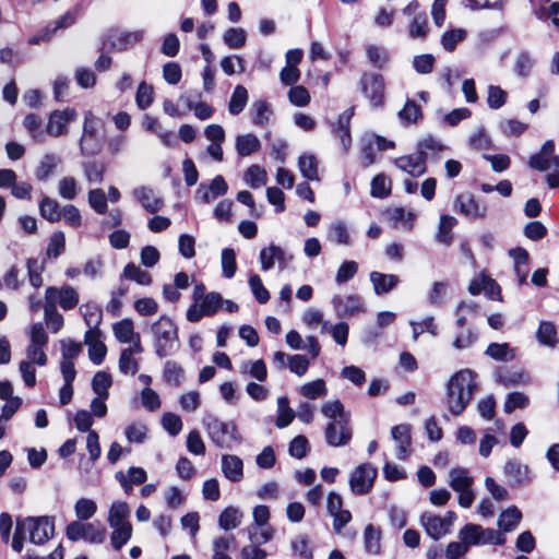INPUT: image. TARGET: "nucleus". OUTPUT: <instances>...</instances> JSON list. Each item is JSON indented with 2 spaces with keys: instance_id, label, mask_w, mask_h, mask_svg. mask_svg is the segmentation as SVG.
Masks as SVG:
<instances>
[{
  "instance_id": "obj_15",
  "label": "nucleus",
  "mask_w": 559,
  "mask_h": 559,
  "mask_svg": "<svg viewBox=\"0 0 559 559\" xmlns=\"http://www.w3.org/2000/svg\"><path fill=\"white\" fill-rule=\"evenodd\" d=\"M76 119V111L73 108L53 110L48 118L46 131L49 135L58 138L68 132V123Z\"/></svg>"
},
{
  "instance_id": "obj_59",
  "label": "nucleus",
  "mask_w": 559,
  "mask_h": 559,
  "mask_svg": "<svg viewBox=\"0 0 559 559\" xmlns=\"http://www.w3.org/2000/svg\"><path fill=\"white\" fill-rule=\"evenodd\" d=\"M366 52L368 60L376 68L382 69L389 62V53L383 47L369 45Z\"/></svg>"
},
{
  "instance_id": "obj_20",
  "label": "nucleus",
  "mask_w": 559,
  "mask_h": 559,
  "mask_svg": "<svg viewBox=\"0 0 559 559\" xmlns=\"http://www.w3.org/2000/svg\"><path fill=\"white\" fill-rule=\"evenodd\" d=\"M132 194L142 205V207L148 213H157L164 206V200L157 197L151 187H138L133 190Z\"/></svg>"
},
{
  "instance_id": "obj_11",
  "label": "nucleus",
  "mask_w": 559,
  "mask_h": 559,
  "mask_svg": "<svg viewBox=\"0 0 559 559\" xmlns=\"http://www.w3.org/2000/svg\"><path fill=\"white\" fill-rule=\"evenodd\" d=\"M224 299L219 293L211 292L199 305L192 304L187 310L189 322H199L203 317H211L223 306Z\"/></svg>"
},
{
  "instance_id": "obj_7",
  "label": "nucleus",
  "mask_w": 559,
  "mask_h": 559,
  "mask_svg": "<svg viewBox=\"0 0 559 559\" xmlns=\"http://www.w3.org/2000/svg\"><path fill=\"white\" fill-rule=\"evenodd\" d=\"M80 150L82 155L85 156H94L102 150V143L98 138V119L91 111L86 112L84 117Z\"/></svg>"
},
{
  "instance_id": "obj_25",
  "label": "nucleus",
  "mask_w": 559,
  "mask_h": 559,
  "mask_svg": "<svg viewBox=\"0 0 559 559\" xmlns=\"http://www.w3.org/2000/svg\"><path fill=\"white\" fill-rule=\"evenodd\" d=\"M420 524L425 528L426 533L435 540L449 533L447 524L443 523L441 516L431 512H426L420 516Z\"/></svg>"
},
{
  "instance_id": "obj_3",
  "label": "nucleus",
  "mask_w": 559,
  "mask_h": 559,
  "mask_svg": "<svg viewBox=\"0 0 559 559\" xmlns=\"http://www.w3.org/2000/svg\"><path fill=\"white\" fill-rule=\"evenodd\" d=\"M154 336L155 353L164 358L171 355L179 347L178 328L171 319L162 316L151 326Z\"/></svg>"
},
{
  "instance_id": "obj_45",
  "label": "nucleus",
  "mask_w": 559,
  "mask_h": 559,
  "mask_svg": "<svg viewBox=\"0 0 559 559\" xmlns=\"http://www.w3.org/2000/svg\"><path fill=\"white\" fill-rule=\"evenodd\" d=\"M112 528L110 535V544L115 550H120L132 536V525L124 524L119 526H110Z\"/></svg>"
},
{
  "instance_id": "obj_56",
  "label": "nucleus",
  "mask_w": 559,
  "mask_h": 559,
  "mask_svg": "<svg viewBox=\"0 0 559 559\" xmlns=\"http://www.w3.org/2000/svg\"><path fill=\"white\" fill-rule=\"evenodd\" d=\"M74 511L80 522L86 521L94 516V514L97 511V504L95 501L91 499L81 498L76 501L74 506Z\"/></svg>"
},
{
  "instance_id": "obj_64",
  "label": "nucleus",
  "mask_w": 559,
  "mask_h": 559,
  "mask_svg": "<svg viewBox=\"0 0 559 559\" xmlns=\"http://www.w3.org/2000/svg\"><path fill=\"white\" fill-rule=\"evenodd\" d=\"M245 180L251 188H259L266 183V173L260 166L252 165L247 169Z\"/></svg>"
},
{
  "instance_id": "obj_41",
  "label": "nucleus",
  "mask_w": 559,
  "mask_h": 559,
  "mask_svg": "<svg viewBox=\"0 0 559 559\" xmlns=\"http://www.w3.org/2000/svg\"><path fill=\"white\" fill-rule=\"evenodd\" d=\"M248 91L242 85H237L234 88L233 95L228 103V111L233 116L239 115L246 107L248 103Z\"/></svg>"
},
{
  "instance_id": "obj_19",
  "label": "nucleus",
  "mask_w": 559,
  "mask_h": 559,
  "mask_svg": "<svg viewBox=\"0 0 559 559\" xmlns=\"http://www.w3.org/2000/svg\"><path fill=\"white\" fill-rule=\"evenodd\" d=\"M394 165L402 171L412 177H419L427 170L424 157L417 152L409 155H404L394 159Z\"/></svg>"
},
{
  "instance_id": "obj_57",
  "label": "nucleus",
  "mask_w": 559,
  "mask_h": 559,
  "mask_svg": "<svg viewBox=\"0 0 559 559\" xmlns=\"http://www.w3.org/2000/svg\"><path fill=\"white\" fill-rule=\"evenodd\" d=\"M466 37V32L463 28H455L445 32L441 37L442 47L452 52L455 50L459 43L463 41Z\"/></svg>"
},
{
  "instance_id": "obj_51",
  "label": "nucleus",
  "mask_w": 559,
  "mask_h": 559,
  "mask_svg": "<svg viewBox=\"0 0 559 559\" xmlns=\"http://www.w3.org/2000/svg\"><path fill=\"white\" fill-rule=\"evenodd\" d=\"M112 384L111 376L105 371H98L92 380V389L97 396L108 397L109 388Z\"/></svg>"
},
{
  "instance_id": "obj_6",
  "label": "nucleus",
  "mask_w": 559,
  "mask_h": 559,
  "mask_svg": "<svg viewBox=\"0 0 559 559\" xmlns=\"http://www.w3.org/2000/svg\"><path fill=\"white\" fill-rule=\"evenodd\" d=\"M462 540L473 545H503L506 537L493 528H484L480 525L468 523L459 533Z\"/></svg>"
},
{
  "instance_id": "obj_42",
  "label": "nucleus",
  "mask_w": 559,
  "mask_h": 559,
  "mask_svg": "<svg viewBox=\"0 0 559 559\" xmlns=\"http://www.w3.org/2000/svg\"><path fill=\"white\" fill-rule=\"evenodd\" d=\"M272 110L265 100H255L251 106V120L252 123L259 127L267 124Z\"/></svg>"
},
{
  "instance_id": "obj_32",
  "label": "nucleus",
  "mask_w": 559,
  "mask_h": 559,
  "mask_svg": "<svg viewBox=\"0 0 559 559\" xmlns=\"http://www.w3.org/2000/svg\"><path fill=\"white\" fill-rule=\"evenodd\" d=\"M130 516V508L126 502L115 501L110 506L108 512V524L109 526H119L124 524H131L128 519Z\"/></svg>"
},
{
  "instance_id": "obj_29",
  "label": "nucleus",
  "mask_w": 559,
  "mask_h": 559,
  "mask_svg": "<svg viewBox=\"0 0 559 559\" xmlns=\"http://www.w3.org/2000/svg\"><path fill=\"white\" fill-rule=\"evenodd\" d=\"M485 355L496 361L508 362L516 358V349L508 343H490L485 350Z\"/></svg>"
},
{
  "instance_id": "obj_63",
  "label": "nucleus",
  "mask_w": 559,
  "mask_h": 559,
  "mask_svg": "<svg viewBox=\"0 0 559 559\" xmlns=\"http://www.w3.org/2000/svg\"><path fill=\"white\" fill-rule=\"evenodd\" d=\"M66 248V237L62 231H55L49 239V243L46 250L48 258H58L63 253Z\"/></svg>"
},
{
  "instance_id": "obj_43",
  "label": "nucleus",
  "mask_w": 559,
  "mask_h": 559,
  "mask_svg": "<svg viewBox=\"0 0 559 559\" xmlns=\"http://www.w3.org/2000/svg\"><path fill=\"white\" fill-rule=\"evenodd\" d=\"M457 221L455 217L450 215H441L438 233L436 235L437 240L443 245H451L453 236L452 228L456 225Z\"/></svg>"
},
{
  "instance_id": "obj_54",
  "label": "nucleus",
  "mask_w": 559,
  "mask_h": 559,
  "mask_svg": "<svg viewBox=\"0 0 559 559\" xmlns=\"http://www.w3.org/2000/svg\"><path fill=\"white\" fill-rule=\"evenodd\" d=\"M87 202L97 214H105L108 211L107 198L103 189L96 188L90 190Z\"/></svg>"
},
{
  "instance_id": "obj_21",
  "label": "nucleus",
  "mask_w": 559,
  "mask_h": 559,
  "mask_svg": "<svg viewBox=\"0 0 559 559\" xmlns=\"http://www.w3.org/2000/svg\"><path fill=\"white\" fill-rule=\"evenodd\" d=\"M354 116V107L346 109L343 111L337 119L336 123L332 124V132L337 136L341 141L344 152L346 153L352 145V136H350V120Z\"/></svg>"
},
{
  "instance_id": "obj_52",
  "label": "nucleus",
  "mask_w": 559,
  "mask_h": 559,
  "mask_svg": "<svg viewBox=\"0 0 559 559\" xmlns=\"http://www.w3.org/2000/svg\"><path fill=\"white\" fill-rule=\"evenodd\" d=\"M122 277L136 282L140 285L147 286L152 283V276L148 272L141 270L133 263H128L122 273Z\"/></svg>"
},
{
  "instance_id": "obj_27",
  "label": "nucleus",
  "mask_w": 559,
  "mask_h": 559,
  "mask_svg": "<svg viewBox=\"0 0 559 559\" xmlns=\"http://www.w3.org/2000/svg\"><path fill=\"white\" fill-rule=\"evenodd\" d=\"M536 340L540 345L556 348L559 346L557 326L551 321H542L536 331Z\"/></svg>"
},
{
  "instance_id": "obj_5",
  "label": "nucleus",
  "mask_w": 559,
  "mask_h": 559,
  "mask_svg": "<svg viewBox=\"0 0 559 559\" xmlns=\"http://www.w3.org/2000/svg\"><path fill=\"white\" fill-rule=\"evenodd\" d=\"M66 534L73 542L85 539L91 544H102L106 538L107 531L99 522L82 523L73 521L67 526Z\"/></svg>"
},
{
  "instance_id": "obj_33",
  "label": "nucleus",
  "mask_w": 559,
  "mask_h": 559,
  "mask_svg": "<svg viewBox=\"0 0 559 559\" xmlns=\"http://www.w3.org/2000/svg\"><path fill=\"white\" fill-rule=\"evenodd\" d=\"M261 148V142L257 135L252 133L238 135L236 138V151L239 156H249Z\"/></svg>"
},
{
  "instance_id": "obj_28",
  "label": "nucleus",
  "mask_w": 559,
  "mask_h": 559,
  "mask_svg": "<svg viewBox=\"0 0 559 559\" xmlns=\"http://www.w3.org/2000/svg\"><path fill=\"white\" fill-rule=\"evenodd\" d=\"M61 162V157L53 153L45 154L35 169L36 178L39 181H46L55 173Z\"/></svg>"
},
{
  "instance_id": "obj_62",
  "label": "nucleus",
  "mask_w": 559,
  "mask_h": 559,
  "mask_svg": "<svg viewBox=\"0 0 559 559\" xmlns=\"http://www.w3.org/2000/svg\"><path fill=\"white\" fill-rule=\"evenodd\" d=\"M530 404V397L522 392H512L507 396L503 411L511 414L516 408H525Z\"/></svg>"
},
{
  "instance_id": "obj_16",
  "label": "nucleus",
  "mask_w": 559,
  "mask_h": 559,
  "mask_svg": "<svg viewBox=\"0 0 559 559\" xmlns=\"http://www.w3.org/2000/svg\"><path fill=\"white\" fill-rule=\"evenodd\" d=\"M454 207L463 215L473 219L486 217L488 211L487 206L480 204L471 193L459 194L455 198Z\"/></svg>"
},
{
  "instance_id": "obj_30",
  "label": "nucleus",
  "mask_w": 559,
  "mask_h": 559,
  "mask_svg": "<svg viewBox=\"0 0 559 559\" xmlns=\"http://www.w3.org/2000/svg\"><path fill=\"white\" fill-rule=\"evenodd\" d=\"M449 484L454 491H462L472 488L473 477L468 469L464 467H454L449 472Z\"/></svg>"
},
{
  "instance_id": "obj_34",
  "label": "nucleus",
  "mask_w": 559,
  "mask_h": 559,
  "mask_svg": "<svg viewBox=\"0 0 559 559\" xmlns=\"http://www.w3.org/2000/svg\"><path fill=\"white\" fill-rule=\"evenodd\" d=\"M497 380L504 386L526 385L531 382V376L524 369H516L499 373Z\"/></svg>"
},
{
  "instance_id": "obj_18",
  "label": "nucleus",
  "mask_w": 559,
  "mask_h": 559,
  "mask_svg": "<svg viewBox=\"0 0 559 559\" xmlns=\"http://www.w3.org/2000/svg\"><path fill=\"white\" fill-rule=\"evenodd\" d=\"M84 342L88 346V356L93 364L100 365L106 356L107 348L102 341V332L98 329H88L84 335Z\"/></svg>"
},
{
  "instance_id": "obj_36",
  "label": "nucleus",
  "mask_w": 559,
  "mask_h": 559,
  "mask_svg": "<svg viewBox=\"0 0 559 559\" xmlns=\"http://www.w3.org/2000/svg\"><path fill=\"white\" fill-rule=\"evenodd\" d=\"M386 216L395 226L400 224L406 230H412L414 227L415 214L406 212L403 207L389 209Z\"/></svg>"
},
{
  "instance_id": "obj_58",
  "label": "nucleus",
  "mask_w": 559,
  "mask_h": 559,
  "mask_svg": "<svg viewBox=\"0 0 559 559\" xmlns=\"http://www.w3.org/2000/svg\"><path fill=\"white\" fill-rule=\"evenodd\" d=\"M83 174L90 183H100L104 179L105 166L98 162L84 163Z\"/></svg>"
},
{
  "instance_id": "obj_38",
  "label": "nucleus",
  "mask_w": 559,
  "mask_h": 559,
  "mask_svg": "<svg viewBox=\"0 0 559 559\" xmlns=\"http://www.w3.org/2000/svg\"><path fill=\"white\" fill-rule=\"evenodd\" d=\"M236 544L234 535L218 536L213 540V558L212 559H231L228 555L230 548Z\"/></svg>"
},
{
  "instance_id": "obj_46",
  "label": "nucleus",
  "mask_w": 559,
  "mask_h": 559,
  "mask_svg": "<svg viewBox=\"0 0 559 559\" xmlns=\"http://www.w3.org/2000/svg\"><path fill=\"white\" fill-rule=\"evenodd\" d=\"M163 373L165 381L176 388L180 386L185 379V370L176 361H166Z\"/></svg>"
},
{
  "instance_id": "obj_44",
  "label": "nucleus",
  "mask_w": 559,
  "mask_h": 559,
  "mask_svg": "<svg viewBox=\"0 0 559 559\" xmlns=\"http://www.w3.org/2000/svg\"><path fill=\"white\" fill-rule=\"evenodd\" d=\"M290 546L294 551V555L298 556L300 559L313 558V548L311 546L309 537L306 534H299L295 538H293Z\"/></svg>"
},
{
  "instance_id": "obj_24",
  "label": "nucleus",
  "mask_w": 559,
  "mask_h": 559,
  "mask_svg": "<svg viewBox=\"0 0 559 559\" xmlns=\"http://www.w3.org/2000/svg\"><path fill=\"white\" fill-rule=\"evenodd\" d=\"M370 282L373 286L374 294L380 296L393 290L400 283V278L395 274H384L373 271L370 273Z\"/></svg>"
},
{
  "instance_id": "obj_37",
  "label": "nucleus",
  "mask_w": 559,
  "mask_h": 559,
  "mask_svg": "<svg viewBox=\"0 0 559 559\" xmlns=\"http://www.w3.org/2000/svg\"><path fill=\"white\" fill-rule=\"evenodd\" d=\"M522 520V512L515 507H509L499 516L498 525L503 532L513 531Z\"/></svg>"
},
{
  "instance_id": "obj_35",
  "label": "nucleus",
  "mask_w": 559,
  "mask_h": 559,
  "mask_svg": "<svg viewBox=\"0 0 559 559\" xmlns=\"http://www.w3.org/2000/svg\"><path fill=\"white\" fill-rule=\"evenodd\" d=\"M403 126L417 123L421 119L420 106L413 99H408L397 114Z\"/></svg>"
},
{
  "instance_id": "obj_23",
  "label": "nucleus",
  "mask_w": 559,
  "mask_h": 559,
  "mask_svg": "<svg viewBox=\"0 0 559 559\" xmlns=\"http://www.w3.org/2000/svg\"><path fill=\"white\" fill-rule=\"evenodd\" d=\"M222 472L224 476L230 481H240L243 476L242 460L237 455L224 454L222 456Z\"/></svg>"
},
{
  "instance_id": "obj_40",
  "label": "nucleus",
  "mask_w": 559,
  "mask_h": 559,
  "mask_svg": "<svg viewBox=\"0 0 559 559\" xmlns=\"http://www.w3.org/2000/svg\"><path fill=\"white\" fill-rule=\"evenodd\" d=\"M365 550L368 554L377 555L381 549V531L372 524L366 526L364 532Z\"/></svg>"
},
{
  "instance_id": "obj_10",
  "label": "nucleus",
  "mask_w": 559,
  "mask_h": 559,
  "mask_svg": "<svg viewBox=\"0 0 559 559\" xmlns=\"http://www.w3.org/2000/svg\"><path fill=\"white\" fill-rule=\"evenodd\" d=\"M362 94L369 99L373 108L384 104V79L379 73L365 72L359 81Z\"/></svg>"
},
{
  "instance_id": "obj_47",
  "label": "nucleus",
  "mask_w": 559,
  "mask_h": 559,
  "mask_svg": "<svg viewBox=\"0 0 559 559\" xmlns=\"http://www.w3.org/2000/svg\"><path fill=\"white\" fill-rule=\"evenodd\" d=\"M247 531L249 540L251 542V544L257 546L266 544L267 542L273 539L275 534V530L270 525H265L263 527L249 526Z\"/></svg>"
},
{
  "instance_id": "obj_55",
  "label": "nucleus",
  "mask_w": 559,
  "mask_h": 559,
  "mask_svg": "<svg viewBox=\"0 0 559 559\" xmlns=\"http://www.w3.org/2000/svg\"><path fill=\"white\" fill-rule=\"evenodd\" d=\"M247 34L242 28L230 27L224 35L223 40L230 49H239L245 46Z\"/></svg>"
},
{
  "instance_id": "obj_1",
  "label": "nucleus",
  "mask_w": 559,
  "mask_h": 559,
  "mask_svg": "<svg viewBox=\"0 0 559 559\" xmlns=\"http://www.w3.org/2000/svg\"><path fill=\"white\" fill-rule=\"evenodd\" d=\"M477 389L475 373L469 369L455 372L448 381L445 403L449 412L461 415L469 404Z\"/></svg>"
},
{
  "instance_id": "obj_8",
  "label": "nucleus",
  "mask_w": 559,
  "mask_h": 559,
  "mask_svg": "<svg viewBox=\"0 0 559 559\" xmlns=\"http://www.w3.org/2000/svg\"><path fill=\"white\" fill-rule=\"evenodd\" d=\"M20 522L35 545H43L53 536L55 524L49 516L26 518Z\"/></svg>"
},
{
  "instance_id": "obj_17",
  "label": "nucleus",
  "mask_w": 559,
  "mask_h": 559,
  "mask_svg": "<svg viewBox=\"0 0 559 559\" xmlns=\"http://www.w3.org/2000/svg\"><path fill=\"white\" fill-rule=\"evenodd\" d=\"M503 474L510 486H521L532 479V472L528 465L519 460H509L503 466Z\"/></svg>"
},
{
  "instance_id": "obj_53",
  "label": "nucleus",
  "mask_w": 559,
  "mask_h": 559,
  "mask_svg": "<svg viewBox=\"0 0 559 559\" xmlns=\"http://www.w3.org/2000/svg\"><path fill=\"white\" fill-rule=\"evenodd\" d=\"M300 394L309 400H316L323 397L328 393V389L323 379H317L312 382L304 384L300 390Z\"/></svg>"
},
{
  "instance_id": "obj_9",
  "label": "nucleus",
  "mask_w": 559,
  "mask_h": 559,
  "mask_svg": "<svg viewBox=\"0 0 559 559\" xmlns=\"http://www.w3.org/2000/svg\"><path fill=\"white\" fill-rule=\"evenodd\" d=\"M377 468L369 463L359 464L350 474L349 487L354 495L365 496L371 491L376 477Z\"/></svg>"
},
{
  "instance_id": "obj_50",
  "label": "nucleus",
  "mask_w": 559,
  "mask_h": 559,
  "mask_svg": "<svg viewBox=\"0 0 559 559\" xmlns=\"http://www.w3.org/2000/svg\"><path fill=\"white\" fill-rule=\"evenodd\" d=\"M112 331L115 337L120 343H131L134 340V325L132 320L123 319L120 322H117L112 326Z\"/></svg>"
},
{
  "instance_id": "obj_39",
  "label": "nucleus",
  "mask_w": 559,
  "mask_h": 559,
  "mask_svg": "<svg viewBox=\"0 0 559 559\" xmlns=\"http://www.w3.org/2000/svg\"><path fill=\"white\" fill-rule=\"evenodd\" d=\"M40 215L50 223L61 219V209L57 200L44 197L39 203Z\"/></svg>"
},
{
  "instance_id": "obj_60",
  "label": "nucleus",
  "mask_w": 559,
  "mask_h": 559,
  "mask_svg": "<svg viewBox=\"0 0 559 559\" xmlns=\"http://www.w3.org/2000/svg\"><path fill=\"white\" fill-rule=\"evenodd\" d=\"M45 321L51 332L57 333L63 326V317L57 311V308L51 304H45Z\"/></svg>"
},
{
  "instance_id": "obj_22",
  "label": "nucleus",
  "mask_w": 559,
  "mask_h": 559,
  "mask_svg": "<svg viewBox=\"0 0 559 559\" xmlns=\"http://www.w3.org/2000/svg\"><path fill=\"white\" fill-rule=\"evenodd\" d=\"M147 474L142 467H130L127 473L117 472L116 479L119 481L127 495L131 493L134 485H142L146 481Z\"/></svg>"
},
{
  "instance_id": "obj_61",
  "label": "nucleus",
  "mask_w": 559,
  "mask_h": 559,
  "mask_svg": "<svg viewBox=\"0 0 559 559\" xmlns=\"http://www.w3.org/2000/svg\"><path fill=\"white\" fill-rule=\"evenodd\" d=\"M221 262H222L223 275L226 278L234 277L236 270H237L235 250L231 248L223 249Z\"/></svg>"
},
{
  "instance_id": "obj_48",
  "label": "nucleus",
  "mask_w": 559,
  "mask_h": 559,
  "mask_svg": "<svg viewBox=\"0 0 559 559\" xmlns=\"http://www.w3.org/2000/svg\"><path fill=\"white\" fill-rule=\"evenodd\" d=\"M298 167L302 176L308 180H319L318 160L313 155H301L298 159Z\"/></svg>"
},
{
  "instance_id": "obj_2",
  "label": "nucleus",
  "mask_w": 559,
  "mask_h": 559,
  "mask_svg": "<svg viewBox=\"0 0 559 559\" xmlns=\"http://www.w3.org/2000/svg\"><path fill=\"white\" fill-rule=\"evenodd\" d=\"M321 413L330 418L326 425L324 436L326 443L331 447L346 445L352 439V428L349 426V414L345 412L341 401H329L321 406Z\"/></svg>"
},
{
  "instance_id": "obj_14",
  "label": "nucleus",
  "mask_w": 559,
  "mask_h": 559,
  "mask_svg": "<svg viewBox=\"0 0 559 559\" xmlns=\"http://www.w3.org/2000/svg\"><path fill=\"white\" fill-rule=\"evenodd\" d=\"M332 306L337 318L352 317L365 311L364 300L358 295H334Z\"/></svg>"
},
{
  "instance_id": "obj_12",
  "label": "nucleus",
  "mask_w": 559,
  "mask_h": 559,
  "mask_svg": "<svg viewBox=\"0 0 559 559\" xmlns=\"http://www.w3.org/2000/svg\"><path fill=\"white\" fill-rule=\"evenodd\" d=\"M142 37V31L119 32L110 29L103 40L102 49L109 47L112 50L122 51L141 41Z\"/></svg>"
},
{
  "instance_id": "obj_49",
  "label": "nucleus",
  "mask_w": 559,
  "mask_h": 559,
  "mask_svg": "<svg viewBox=\"0 0 559 559\" xmlns=\"http://www.w3.org/2000/svg\"><path fill=\"white\" fill-rule=\"evenodd\" d=\"M328 238L337 245L348 246L350 243L347 226L341 221L334 222L330 225Z\"/></svg>"
},
{
  "instance_id": "obj_26",
  "label": "nucleus",
  "mask_w": 559,
  "mask_h": 559,
  "mask_svg": "<svg viewBox=\"0 0 559 559\" xmlns=\"http://www.w3.org/2000/svg\"><path fill=\"white\" fill-rule=\"evenodd\" d=\"M392 438L397 442L399 460H406L409 454L411 447V429L407 425L394 426L391 430Z\"/></svg>"
},
{
  "instance_id": "obj_13",
  "label": "nucleus",
  "mask_w": 559,
  "mask_h": 559,
  "mask_svg": "<svg viewBox=\"0 0 559 559\" xmlns=\"http://www.w3.org/2000/svg\"><path fill=\"white\" fill-rule=\"evenodd\" d=\"M45 301L55 307L59 304L63 310H70L79 304V294L73 287L68 285L61 288L49 286L45 293Z\"/></svg>"
},
{
  "instance_id": "obj_31",
  "label": "nucleus",
  "mask_w": 559,
  "mask_h": 559,
  "mask_svg": "<svg viewBox=\"0 0 559 559\" xmlns=\"http://www.w3.org/2000/svg\"><path fill=\"white\" fill-rule=\"evenodd\" d=\"M243 519V513L236 507L225 508L218 516V526L224 531L237 528Z\"/></svg>"
},
{
  "instance_id": "obj_4",
  "label": "nucleus",
  "mask_w": 559,
  "mask_h": 559,
  "mask_svg": "<svg viewBox=\"0 0 559 559\" xmlns=\"http://www.w3.org/2000/svg\"><path fill=\"white\" fill-rule=\"evenodd\" d=\"M202 424L211 441L221 449L230 450L234 444L241 442L237 426L231 421H222L213 415H206Z\"/></svg>"
}]
</instances>
